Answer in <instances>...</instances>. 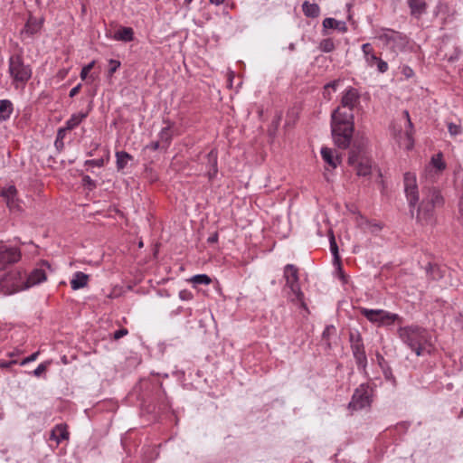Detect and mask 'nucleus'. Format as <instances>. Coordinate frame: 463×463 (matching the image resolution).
I'll return each instance as SVG.
<instances>
[{
	"label": "nucleus",
	"instance_id": "1",
	"mask_svg": "<svg viewBox=\"0 0 463 463\" xmlns=\"http://www.w3.org/2000/svg\"><path fill=\"white\" fill-rule=\"evenodd\" d=\"M360 104L357 89L348 87L342 93L340 105L331 114V133L335 145L342 149L350 146L354 131V109Z\"/></svg>",
	"mask_w": 463,
	"mask_h": 463
},
{
	"label": "nucleus",
	"instance_id": "2",
	"mask_svg": "<svg viewBox=\"0 0 463 463\" xmlns=\"http://www.w3.org/2000/svg\"><path fill=\"white\" fill-rule=\"evenodd\" d=\"M398 335L417 356L431 354V335L427 329L414 325L401 326L398 329Z\"/></svg>",
	"mask_w": 463,
	"mask_h": 463
},
{
	"label": "nucleus",
	"instance_id": "3",
	"mask_svg": "<svg viewBox=\"0 0 463 463\" xmlns=\"http://www.w3.org/2000/svg\"><path fill=\"white\" fill-rule=\"evenodd\" d=\"M423 198L418 207L417 221L422 225L432 224L435 208L443 205L444 199L439 190L425 184L422 187Z\"/></svg>",
	"mask_w": 463,
	"mask_h": 463
},
{
	"label": "nucleus",
	"instance_id": "4",
	"mask_svg": "<svg viewBox=\"0 0 463 463\" xmlns=\"http://www.w3.org/2000/svg\"><path fill=\"white\" fill-rule=\"evenodd\" d=\"M348 165L358 176H368L372 172V161L366 152V141L364 138L354 139L349 152Z\"/></svg>",
	"mask_w": 463,
	"mask_h": 463
},
{
	"label": "nucleus",
	"instance_id": "5",
	"mask_svg": "<svg viewBox=\"0 0 463 463\" xmlns=\"http://www.w3.org/2000/svg\"><path fill=\"white\" fill-rule=\"evenodd\" d=\"M8 73L14 87L24 86L32 78L33 70L24 60L23 52L12 54L8 59Z\"/></svg>",
	"mask_w": 463,
	"mask_h": 463
},
{
	"label": "nucleus",
	"instance_id": "6",
	"mask_svg": "<svg viewBox=\"0 0 463 463\" xmlns=\"http://www.w3.org/2000/svg\"><path fill=\"white\" fill-rule=\"evenodd\" d=\"M362 316H364L369 322L376 325L377 326H389L395 323L402 324V317L398 314L391 313L384 309H370L366 307H360L359 309Z\"/></svg>",
	"mask_w": 463,
	"mask_h": 463
},
{
	"label": "nucleus",
	"instance_id": "7",
	"mask_svg": "<svg viewBox=\"0 0 463 463\" xmlns=\"http://www.w3.org/2000/svg\"><path fill=\"white\" fill-rule=\"evenodd\" d=\"M348 338L352 354L358 370L366 373L367 356L361 333L356 329L351 330L348 334Z\"/></svg>",
	"mask_w": 463,
	"mask_h": 463
},
{
	"label": "nucleus",
	"instance_id": "8",
	"mask_svg": "<svg viewBox=\"0 0 463 463\" xmlns=\"http://www.w3.org/2000/svg\"><path fill=\"white\" fill-rule=\"evenodd\" d=\"M284 278L286 279V287L288 288L293 294L292 301H297L305 307L304 294L301 291L298 278V269L293 264H287L284 267Z\"/></svg>",
	"mask_w": 463,
	"mask_h": 463
},
{
	"label": "nucleus",
	"instance_id": "9",
	"mask_svg": "<svg viewBox=\"0 0 463 463\" xmlns=\"http://www.w3.org/2000/svg\"><path fill=\"white\" fill-rule=\"evenodd\" d=\"M378 39L394 51L403 50L409 43L406 34L388 28H382L380 30Z\"/></svg>",
	"mask_w": 463,
	"mask_h": 463
},
{
	"label": "nucleus",
	"instance_id": "10",
	"mask_svg": "<svg viewBox=\"0 0 463 463\" xmlns=\"http://www.w3.org/2000/svg\"><path fill=\"white\" fill-rule=\"evenodd\" d=\"M373 388L368 383H362L355 389L348 405H371L373 402Z\"/></svg>",
	"mask_w": 463,
	"mask_h": 463
},
{
	"label": "nucleus",
	"instance_id": "11",
	"mask_svg": "<svg viewBox=\"0 0 463 463\" xmlns=\"http://www.w3.org/2000/svg\"><path fill=\"white\" fill-rule=\"evenodd\" d=\"M404 191L411 207H414L419 201L416 175L407 172L403 176Z\"/></svg>",
	"mask_w": 463,
	"mask_h": 463
},
{
	"label": "nucleus",
	"instance_id": "12",
	"mask_svg": "<svg viewBox=\"0 0 463 463\" xmlns=\"http://www.w3.org/2000/svg\"><path fill=\"white\" fill-rule=\"evenodd\" d=\"M21 258V252L17 248L0 244V270L9 265L17 262Z\"/></svg>",
	"mask_w": 463,
	"mask_h": 463
},
{
	"label": "nucleus",
	"instance_id": "13",
	"mask_svg": "<svg viewBox=\"0 0 463 463\" xmlns=\"http://www.w3.org/2000/svg\"><path fill=\"white\" fill-rule=\"evenodd\" d=\"M45 268L51 269L50 264L47 261H43L39 268L34 269L27 277L26 288H30L38 285L46 280L47 276Z\"/></svg>",
	"mask_w": 463,
	"mask_h": 463
},
{
	"label": "nucleus",
	"instance_id": "14",
	"mask_svg": "<svg viewBox=\"0 0 463 463\" xmlns=\"http://www.w3.org/2000/svg\"><path fill=\"white\" fill-rule=\"evenodd\" d=\"M207 176L210 181L213 180L218 174V151L213 148L205 156Z\"/></svg>",
	"mask_w": 463,
	"mask_h": 463
},
{
	"label": "nucleus",
	"instance_id": "15",
	"mask_svg": "<svg viewBox=\"0 0 463 463\" xmlns=\"http://www.w3.org/2000/svg\"><path fill=\"white\" fill-rule=\"evenodd\" d=\"M410 8L411 16L420 19L427 13L428 4L426 0H406Z\"/></svg>",
	"mask_w": 463,
	"mask_h": 463
},
{
	"label": "nucleus",
	"instance_id": "16",
	"mask_svg": "<svg viewBox=\"0 0 463 463\" xmlns=\"http://www.w3.org/2000/svg\"><path fill=\"white\" fill-rule=\"evenodd\" d=\"M1 196L6 203L10 210H14L19 207L17 200V189L14 185H9L1 191Z\"/></svg>",
	"mask_w": 463,
	"mask_h": 463
},
{
	"label": "nucleus",
	"instance_id": "17",
	"mask_svg": "<svg viewBox=\"0 0 463 463\" xmlns=\"http://www.w3.org/2000/svg\"><path fill=\"white\" fill-rule=\"evenodd\" d=\"M163 122L165 124V127L160 130L158 134V140L162 144V148L167 149L173 138L172 128L174 127V122L169 119H164Z\"/></svg>",
	"mask_w": 463,
	"mask_h": 463
},
{
	"label": "nucleus",
	"instance_id": "18",
	"mask_svg": "<svg viewBox=\"0 0 463 463\" xmlns=\"http://www.w3.org/2000/svg\"><path fill=\"white\" fill-rule=\"evenodd\" d=\"M69 432L64 424H57L51 431L50 439L55 440L57 444L69 439Z\"/></svg>",
	"mask_w": 463,
	"mask_h": 463
},
{
	"label": "nucleus",
	"instance_id": "19",
	"mask_svg": "<svg viewBox=\"0 0 463 463\" xmlns=\"http://www.w3.org/2000/svg\"><path fill=\"white\" fill-rule=\"evenodd\" d=\"M89 282V275L77 271L73 274V277L71 280V287L73 290H78L85 288Z\"/></svg>",
	"mask_w": 463,
	"mask_h": 463
},
{
	"label": "nucleus",
	"instance_id": "20",
	"mask_svg": "<svg viewBox=\"0 0 463 463\" xmlns=\"http://www.w3.org/2000/svg\"><path fill=\"white\" fill-rule=\"evenodd\" d=\"M321 156L323 160L333 169L336 168V166L340 163V159L338 156L334 155V150L329 147H322L321 148Z\"/></svg>",
	"mask_w": 463,
	"mask_h": 463
},
{
	"label": "nucleus",
	"instance_id": "21",
	"mask_svg": "<svg viewBox=\"0 0 463 463\" xmlns=\"http://www.w3.org/2000/svg\"><path fill=\"white\" fill-rule=\"evenodd\" d=\"M91 109L85 112L74 113L71 116V118L65 122L66 129L72 130L77 128L89 115V112Z\"/></svg>",
	"mask_w": 463,
	"mask_h": 463
},
{
	"label": "nucleus",
	"instance_id": "22",
	"mask_svg": "<svg viewBox=\"0 0 463 463\" xmlns=\"http://www.w3.org/2000/svg\"><path fill=\"white\" fill-rule=\"evenodd\" d=\"M432 168L436 170L437 173H441L446 168V164L443 160V156L441 153H438L434 156H432L430 165L426 167V173H431Z\"/></svg>",
	"mask_w": 463,
	"mask_h": 463
},
{
	"label": "nucleus",
	"instance_id": "23",
	"mask_svg": "<svg viewBox=\"0 0 463 463\" xmlns=\"http://www.w3.org/2000/svg\"><path fill=\"white\" fill-rule=\"evenodd\" d=\"M113 39L124 43L134 40V30L131 27H121L114 34Z\"/></svg>",
	"mask_w": 463,
	"mask_h": 463
},
{
	"label": "nucleus",
	"instance_id": "24",
	"mask_svg": "<svg viewBox=\"0 0 463 463\" xmlns=\"http://www.w3.org/2000/svg\"><path fill=\"white\" fill-rule=\"evenodd\" d=\"M42 27V23L39 22L35 17H30L25 25L24 30L22 31V33H26L30 36L37 33Z\"/></svg>",
	"mask_w": 463,
	"mask_h": 463
},
{
	"label": "nucleus",
	"instance_id": "25",
	"mask_svg": "<svg viewBox=\"0 0 463 463\" xmlns=\"http://www.w3.org/2000/svg\"><path fill=\"white\" fill-rule=\"evenodd\" d=\"M366 63L369 67L376 66L377 71L380 73H384L388 71L389 66L386 61L379 58L376 54L371 55L369 59L366 61Z\"/></svg>",
	"mask_w": 463,
	"mask_h": 463
},
{
	"label": "nucleus",
	"instance_id": "26",
	"mask_svg": "<svg viewBox=\"0 0 463 463\" xmlns=\"http://www.w3.org/2000/svg\"><path fill=\"white\" fill-rule=\"evenodd\" d=\"M302 11L307 17L317 18L320 14V7L317 4H311L305 1L302 5Z\"/></svg>",
	"mask_w": 463,
	"mask_h": 463
},
{
	"label": "nucleus",
	"instance_id": "27",
	"mask_svg": "<svg viewBox=\"0 0 463 463\" xmlns=\"http://www.w3.org/2000/svg\"><path fill=\"white\" fill-rule=\"evenodd\" d=\"M13 103L9 99L0 100V121H5L13 113Z\"/></svg>",
	"mask_w": 463,
	"mask_h": 463
},
{
	"label": "nucleus",
	"instance_id": "28",
	"mask_svg": "<svg viewBox=\"0 0 463 463\" xmlns=\"http://www.w3.org/2000/svg\"><path fill=\"white\" fill-rule=\"evenodd\" d=\"M323 27L324 29H336L343 33L347 31V27L345 22H340L335 18L330 17L324 19Z\"/></svg>",
	"mask_w": 463,
	"mask_h": 463
},
{
	"label": "nucleus",
	"instance_id": "29",
	"mask_svg": "<svg viewBox=\"0 0 463 463\" xmlns=\"http://www.w3.org/2000/svg\"><path fill=\"white\" fill-rule=\"evenodd\" d=\"M116 158L118 170H122L126 167L128 160L132 159V156L125 151H118L116 153Z\"/></svg>",
	"mask_w": 463,
	"mask_h": 463
},
{
	"label": "nucleus",
	"instance_id": "30",
	"mask_svg": "<svg viewBox=\"0 0 463 463\" xmlns=\"http://www.w3.org/2000/svg\"><path fill=\"white\" fill-rule=\"evenodd\" d=\"M406 138H407V141H408V144L406 145V148L408 150L411 149L412 146H413V137H412V135H413V124L411 120V118H408L407 119V128H406V130H405V133H404Z\"/></svg>",
	"mask_w": 463,
	"mask_h": 463
},
{
	"label": "nucleus",
	"instance_id": "31",
	"mask_svg": "<svg viewBox=\"0 0 463 463\" xmlns=\"http://www.w3.org/2000/svg\"><path fill=\"white\" fill-rule=\"evenodd\" d=\"M318 48L323 52H331L335 50V46L331 38H326L320 42Z\"/></svg>",
	"mask_w": 463,
	"mask_h": 463
},
{
	"label": "nucleus",
	"instance_id": "32",
	"mask_svg": "<svg viewBox=\"0 0 463 463\" xmlns=\"http://www.w3.org/2000/svg\"><path fill=\"white\" fill-rule=\"evenodd\" d=\"M190 280L195 285H208L212 282V279L206 274L194 275V277L191 278Z\"/></svg>",
	"mask_w": 463,
	"mask_h": 463
},
{
	"label": "nucleus",
	"instance_id": "33",
	"mask_svg": "<svg viewBox=\"0 0 463 463\" xmlns=\"http://www.w3.org/2000/svg\"><path fill=\"white\" fill-rule=\"evenodd\" d=\"M329 243H330V250L334 256L335 260L338 261L340 260L339 255H338V246L336 244L335 236L333 232L330 233L329 236Z\"/></svg>",
	"mask_w": 463,
	"mask_h": 463
},
{
	"label": "nucleus",
	"instance_id": "34",
	"mask_svg": "<svg viewBox=\"0 0 463 463\" xmlns=\"http://www.w3.org/2000/svg\"><path fill=\"white\" fill-rule=\"evenodd\" d=\"M383 374V377L386 381L392 383V385L396 384V378L392 373V367L389 365L385 366L384 368L381 369Z\"/></svg>",
	"mask_w": 463,
	"mask_h": 463
},
{
	"label": "nucleus",
	"instance_id": "35",
	"mask_svg": "<svg viewBox=\"0 0 463 463\" xmlns=\"http://www.w3.org/2000/svg\"><path fill=\"white\" fill-rule=\"evenodd\" d=\"M362 52L364 55L365 61L369 59L371 55H374L375 52H373V48L371 45V43H364L362 45Z\"/></svg>",
	"mask_w": 463,
	"mask_h": 463
},
{
	"label": "nucleus",
	"instance_id": "36",
	"mask_svg": "<svg viewBox=\"0 0 463 463\" xmlns=\"http://www.w3.org/2000/svg\"><path fill=\"white\" fill-rule=\"evenodd\" d=\"M82 184H83V186L88 188L90 191H92L97 186L96 182L93 179H91L90 176H89V175H84L82 177Z\"/></svg>",
	"mask_w": 463,
	"mask_h": 463
},
{
	"label": "nucleus",
	"instance_id": "37",
	"mask_svg": "<svg viewBox=\"0 0 463 463\" xmlns=\"http://www.w3.org/2000/svg\"><path fill=\"white\" fill-rule=\"evenodd\" d=\"M109 75L111 76L120 67V61H117V60L110 59L109 61Z\"/></svg>",
	"mask_w": 463,
	"mask_h": 463
},
{
	"label": "nucleus",
	"instance_id": "38",
	"mask_svg": "<svg viewBox=\"0 0 463 463\" xmlns=\"http://www.w3.org/2000/svg\"><path fill=\"white\" fill-rule=\"evenodd\" d=\"M85 165L92 166V167H101L104 165V160L102 158L99 159H89L85 161Z\"/></svg>",
	"mask_w": 463,
	"mask_h": 463
},
{
	"label": "nucleus",
	"instance_id": "39",
	"mask_svg": "<svg viewBox=\"0 0 463 463\" xmlns=\"http://www.w3.org/2000/svg\"><path fill=\"white\" fill-rule=\"evenodd\" d=\"M179 298L181 300L183 301H189V300H192L194 298V295L193 293L188 290V289H182L180 292H179Z\"/></svg>",
	"mask_w": 463,
	"mask_h": 463
},
{
	"label": "nucleus",
	"instance_id": "40",
	"mask_svg": "<svg viewBox=\"0 0 463 463\" xmlns=\"http://www.w3.org/2000/svg\"><path fill=\"white\" fill-rule=\"evenodd\" d=\"M448 130L451 136H457L461 133V127L454 123H449L448 125Z\"/></svg>",
	"mask_w": 463,
	"mask_h": 463
},
{
	"label": "nucleus",
	"instance_id": "41",
	"mask_svg": "<svg viewBox=\"0 0 463 463\" xmlns=\"http://www.w3.org/2000/svg\"><path fill=\"white\" fill-rule=\"evenodd\" d=\"M94 63L95 61H92L91 62H90L89 64H87L86 66H84L80 71V78L82 80H85L89 74V72L90 71V70L93 68L94 66Z\"/></svg>",
	"mask_w": 463,
	"mask_h": 463
},
{
	"label": "nucleus",
	"instance_id": "42",
	"mask_svg": "<svg viewBox=\"0 0 463 463\" xmlns=\"http://www.w3.org/2000/svg\"><path fill=\"white\" fill-rule=\"evenodd\" d=\"M128 334V331L127 328H120L118 330H116L114 333H113V339L114 340H119L120 338H122L123 336L127 335Z\"/></svg>",
	"mask_w": 463,
	"mask_h": 463
},
{
	"label": "nucleus",
	"instance_id": "43",
	"mask_svg": "<svg viewBox=\"0 0 463 463\" xmlns=\"http://www.w3.org/2000/svg\"><path fill=\"white\" fill-rule=\"evenodd\" d=\"M376 360H377V364H378V365H379V367H380L381 369H383V368H384L385 366L389 365V363H388V362L384 359V357H383L381 354H379V353H377V354H376Z\"/></svg>",
	"mask_w": 463,
	"mask_h": 463
},
{
	"label": "nucleus",
	"instance_id": "44",
	"mask_svg": "<svg viewBox=\"0 0 463 463\" xmlns=\"http://www.w3.org/2000/svg\"><path fill=\"white\" fill-rule=\"evenodd\" d=\"M47 369V366L45 364H40L33 371L34 376H41Z\"/></svg>",
	"mask_w": 463,
	"mask_h": 463
},
{
	"label": "nucleus",
	"instance_id": "45",
	"mask_svg": "<svg viewBox=\"0 0 463 463\" xmlns=\"http://www.w3.org/2000/svg\"><path fill=\"white\" fill-rule=\"evenodd\" d=\"M340 81L341 80L339 79L332 80V81L328 82L327 84H326L324 86V89H328V90L332 89L333 91H335L337 87H338V85H339V83H340Z\"/></svg>",
	"mask_w": 463,
	"mask_h": 463
},
{
	"label": "nucleus",
	"instance_id": "46",
	"mask_svg": "<svg viewBox=\"0 0 463 463\" xmlns=\"http://www.w3.org/2000/svg\"><path fill=\"white\" fill-rule=\"evenodd\" d=\"M160 147L162 148V144L160 143L159 140L153 141L150 144L146 145V149H150L152 151H156Z\"/></svg>",
	"mask_w": 463,
	"mask_h": 463
},
{
	"label": "nucleus",
	"instance_id": "47",
	"mask_svg": "<svg viewBox=\"0 0 463 463\" xmlns=\"http://www.w3.org/2000/svg\"><path fill=\"white\" fill-rule=\"evenodd\" d=\"M39 355V352H35L33 354H32L31 355H29L28 357L24 358L21 363L20 364L21 365H25L27 364L28 363L30 362H33L34 360H36L37 356Z\"/></svg>",
	"mask_w": 463,
	"mask_h": 463
},
{
	"label": "nucleus",
	"instance_id": "48",
	"mask_svg": "<svg viewBox=\"0 0 463 463\" xmlns=\"http://www.w3.org/2000/svg\"><path fill=\"white\" fill-rule=\"evenodd\" d=\"M68 131H71L70 129H66V127L64 126L63 128H60L57 131V136H56V138L57 139H60V140H63L65 136H66V133Z\"/></svg>",
	"mask_w": 463,
	"mask_h": 463
},
{
	"label": "nucleus",
	"instance_id": "49",
	"mask_svg": "<svg viewBox=\"0 0 463 463\" xmlns=\"http://www.w3.org/2000/svg\"><path fill=\"white\" fill-rule=\"evenodd\" d=\"M17 362L15 360L11 361H0V368L1 369H7L11 367L13 364H15Z\"/></svg>",
	"mask_w": 463,
	"mask_h": 463
},
{
	"label": "nucleus",
	"instance_id": "50",
	"mask_svg": "<svg viewBox=\"0 0 463 463\" xmlns=\"http://www.w3.org/2000/svg\"><path fill=\"white\" fill-rule=\"evenodd\" d=\"M80 88H81V84L80 83L76 85L75 87H73L71 90L69 96L71 98H73L74 96H76L79 93V91L80 90Z\"/></svg>",
	"mask_w": 463,
	"mask_h": 463
},
{
	"label": "nucleus",
	"instance_id": "51",
	"mask_svg": "<svg viewBox=\"0 0 463 463\" xmlns=\"http://www.w3.org/2000/svg\"><path fill=\"white\" fill-rule=\"evenodd\" d=\"M54 146H55V147H56L59 151L62 150V149H63V147H64L63 140H60V139H57V138H56V139H55V141H54Z\"/></svg>",
	"mask_w": 463,
	"mask_h": 463
},
{
	"label": "nucleus",
	"instance_id": "52",
	"mask_svg": "<svg viewBox=\"0 0 463 463\" xmlns=\"http://www.w3.org/2000/svg\"><path fill=\"white\" fill-rule=\"evenodd\" d=\"M335 329L334 326H326L322 335L324 338H327L330 334V330Z\"/></svg>",
	"mask_w": 463,
	"mask_h": 463
},
{
	"label": "nucleus",
	"instance_id": "53",
	"mask_svg": "<svg viewBox=\"0 0 463 463\" xmlns=\"http://www.w3.org/2000/svg\"><path fill=\"white\" fill-rule=\"evenodd\" d=\"M217 241H218V233H217V232L213 233V235H211V236L207 239V241H208L209 243H215V242H217Z\"/></svg>",
	"mask_w": 463,
	"mask_h": 463
},
{
	"label": "nucleus",
	"instance_id": "54",
	"mask_svg": "<svg viewBox=\"0 0 463 463\" xmlns=\"http://www.w3.org/2000/svg\"><path fill=\"white\" fill-rule=\"evenodd\" d=\"M323 96L325 99L330 100L332 98L331 91L328 89H324L323 90Z\"/></svg>",
	"mask_w": 463,
	"mask_h": 463
},
{
	"label": "nucleus",
	"instance_id": "55",
	"mask_svg": "<svg viewBox=\"0 0 463 463\" xmlns=\"http://www.w3.org/2000/svg\"><path fill=\"white\" fill-rule=\"evenodd\" d=\"M210 4L214 5L216 6L222 5L225 0H209Z\"/></svg>",
	"mask_w": 463,
	"mask_h": 463
},
{
	"label": "nucleus",
	"instance_id": "56",
	"mask_svg": "<svg viewBox=\"0 0 463 463\" xmlns=\"http://www.w3.org/2000/svg\"><path fill=\"white\" fill-rule=\"evenodd\" d=\"M404 73H405V75H406L407 77H410V76L411 75V73H412V71H411V69H410L409 67H406V68L404 69Z\"/></svg>",
	"mask_w": 463,
	"mask_h": 463
},
{
	"label": "nucleus",
	"instance_id": "57",
	"mask_svg": "<svg viewBox=\"0 0 463 463\" xmlns=\"http://www.w3.org/2000/svg\"><path fill=\"white\" fill-rule=\"evenodd\" d=\"M404 73H405V75H406L407 77H410V76L411 75V73H412V71H411V69H410L409 67H406V68L404 69Z\"/></svg>",
	"mask_w": 463,
	"mask_h": 463
},
{
	"label": "nucleus",
	"instance_id": "58",
	"mask_svg": "<svg viewBox=\"0 0 463 463\" xmlns=\"http://www.w3.org/2000/svg\"><path fill=\"white\" fill-rule=\"evenodd\" d=\"M403 115H404V117H405L406 120H407L408 118H410V114H409V111H408V110H404V111H403Z\"/></svg>",
	"mask_w": 463,
	"mask_h": 463
},
{
	"label": "nucleus",
	"instance_id": "59",
	"mask_svg": "<svg viewBox=\"0 0 463 463\" xmlns=\"http://www.w3.org/2000/svg\"><path fill=\"white\" fill-rule=\"evenodd\" d=\"M340 273H341V276H340L341 279H342L344 282H346V277H345V275L341 270H340Z\"/></svg>",
	"mask_w": 463,
	"mask_h": 463
},
{
	"label": "nucleus",
	"instance_id": "60",
	"mask_svg": "<svg viewBox=\"0 0 463 463\" xmlns=\"http://www.w3.org/2000/svg\"><path fill=\"white\" fill-rule=\"evenodd\" d=\"M288 49L290 51H294L295 50V44L294 43H290L289 46H288Z\"/></svg>",
	"mask_w": 463,
	"mask_h": 463
},
{
	"label": "nucleus",
	"instance_id": "61",
	"mask_svg": "<svg viewBox=\"0 0 463 463\" xmlns=\"http://www.w3.org/2000/svg\"><path fill=\"white\" fill-rule=\"evenodd\" d=\"M84 412L87 415V417H90V409H85Z\"/></svg>",
	"mask_w": 463,
	"mask_h": 463
},
{
	"label": "nucleus",
	"instance_id": "62",
	"mask_svg": "<svg viewBox=\"0 0 463 463\" xmlns=\"http://www.w3.org/2000/svg\"><path fill=\"white\" fill-rule=\"evenodd\" d=\"M192 2H193V0H184V4H185V5H189V4H191Z\"/></svg>",
	"mask_w": 463,
	"mask_h": 463
}]
</instances>
